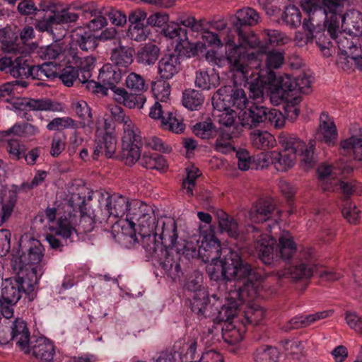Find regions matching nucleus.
<instances>
[{"label": "nucleus", "instance_id": "1", "mask_svg": "<svg viewBox=\"0 0 362 362\" xmlns=\"http://www.w3.org/2000/svg\"><path fill=\"white\" fill-rule=\"evenodd\" d=\"M177 230L175 221L163 222L160 230L158 226H151L150 232L142 233L140 243L145 250L146 257L153 262L155 266L160 267L171 274H177L179 264L172 269V262L179 258L180 243L177 242Z\"/></svg>", "mask_w": 362, "mask_h": 362}, {"label": "nucleus", "instance_id": "2", "mask_svg": "<svg viewBox=\"0 0 362 362\" xmlns=\"http://www.w3.org/2000/svg\"><path fill=\"white\" fill-rule=\"evenodd\" d=\"M221 254L220 240L215 236L214 227L209 226L205 231V264L206 271L211 280L231 281L233 279H242L252 274V267L244 262L240 254L230 251L223 259H219Z\"/></svg>", "mask_w": 362, "mask_h": 362}, {"label": "nucleus", "instance_id": "3", "mask_svg": "<svg viewBox=\"0 0 362 362\" xmlns=\"http://www.w3.org/2000/svg\"><path fill=\"white\" fill-rule=\"evenodd\" d=\"M253 238H256L254 243L255 252L259 260L267 266L274 267L279 264V260L288 262L296 253L297 247L293 236L284 231L279 238V243L267 234H262L259 230L252 226Z\"/></svg>", "mask_w": 362, "mask_h": 362}, {"label": "nucleus", "instance_id": "4", "mask_svg": "<svg viewBox=\"0 0 362 362\" xmlns=\"http://www.w3.org/2000/svg\"><path fill=\"white\" fill-rule=\"evenodd\" d=\"M15 276L2 280L0 300L7 305H16L23 295L33 301L37 296L35 291L38 284L33 272L25 273L24 270L16 271Z\"/></svg>", "mask_w": 362, "mask_h": 362}, {"label": "nucleus", "instance_id": "5", "mask_svg": "<svg viewBox=\"0 0 362 362\" xmlns=\"http://www.w3.org/2000/svg\"><path fill=\"white\" fill-rule=\"evenodd\" d=\"M127 72L112 64H105L100 70L98 80L113 92L112 98L119 104L132 108L141 109L146 101V97L141 93H129L124 88L117 87L122 76Z\"/></svg>", "mask_w": 362, "mask_h": 362}, {"label": "nucleus", "instance_id": "6", "mask_svg": "<svg viewBox=\"0 0 362 362\" xmlns=\"http://www.w3.org/2000/svg\"><path fill=\"white\" fill-rule=\"evenodd\" d=\"M238 35V44L235 42L234 38L227 37L226 41V54L227 59L230 64L238 72L245 74L248 67V62L254 58V53H249L247 48L259 47L261 42L258 37L253 33H248L243 30L241 35Z\"/></svg>", "mask_w": 362, "mask_h": 362}, {"label": "nucleus", "instance_id": "7", "mask_svg": "<svg viewBox=\"0 0 362 362\" xmlns=\"http://www.w3.org/2000/svg\"><path fill=\"white\" fill-rule=\"evenodd\" d=\"M131 204L126 218L128 226L122 227V233L130 238V243H140L142 233L150 232L155 223L153 210L143 202L134 200Z\"/></svg>", "mask_w": 362, "mask_h": 362}, {"label": "nucleus", "instance_id": "8", "mask_svg": "<svg viewBox=\"0 0 362 362\" xmlns=\"http://www.w3.org/2000/svg\"><path fill=\"white\" fill-rule=\"evenodd\" d=\"M44 255L45 249L40 240L33 238L21 239L19 249L12 255V267L14 271L24 270L28 274L33 272L38 281L37 270Z\"/></svg>", "mask_w": 362, "mask_h": 362}, {"label": "nucleus", "instance_id": "9", "mask_svg": "<svg viewBox=\"0 0 362 362\" xmlns=\"http://www.w3.org/2000/svg\"><path fill=\"white\" fill-rule=\"evenodd\" d=\"M42 11L47 9V13L42 20H36L35 26L40 32H47L52 35L53 39H62L66 35L64 24L75 23L78 19V15L67 8L59 10L54 5L43 6L40 4Z\"/></svg>", "mask_w": 362, "mask_h": 362}, {"label": "nucleus", "instance_id": "10", "mask_svg": "<svg viewBox=\"0 0 362 362\" xmlns=\"http://www.w3.org/2000/svg\"><path fill=\"white\" fill-rule=\"evenodd\" d=\"M279 142L286 149H291V152L301 157L300 166L308 170L315 166V160L313 157L315 146V140H310L308 145L296 136L286 132H281L279 136Z\"/></svg>", "mask_w": 362, "mask_h": 362}, {"label": "nucleus", "instance_id": "11", "mask_svg": "<svg viewBox=\"0 0 362 362\" xmlns=\"http://www.w3.org/2000/svg\"><path fill=\"white\" fill-rule=\"evenodd\" d=\"M138 128L126 124L125 133L122 136L121 158L125 160L126 164L132 165L141 158V148L142 146L141 136Z\"/></svg>", "mask_w": 362, "mask_h": 362}, {"label": "nucleus", "instance_id": "12", "mask_svg": "<svg viewBox=\"0 0 362 362\" xmlns=\"http://www.w3.org/2000/svg\"><path fill=\"white\" fill-rule=\"evenodd\" d=\"M203 284V274L199 271H194L186 284L187 290L194 293L190 300L191 310L201 317L204 316V292L202 290Z\"/></svg>", "mask_w": 362, "mask_h": 362}, {"label": "nucleus", "instance_id": "13", "mask_svg": "<svg viewBox=\"0 0 362 362\" xmlns=\"http://www.w3.org/2000/svg\"><path fill=\"white\" fill-rule=\"evenodd\" d=\"M13 108L21 111H62V105L50 99H33L30 98H17L10 103Z\"/></svg>", "mask_w": 362, "mask_h": 362}, {"label": "nucleus", "instance_id": "14", "mask_svg": "<svg viewBox=\"0 0 362 362\" xmlns=\"http://www.w3.org/2000/svg\"><path fill=\"white\" fill-rule=\"evenodd\" d=\"M204 245V239L201 241V245H199V249L193 245L192 243H187L186 244L180 243L179 247V258H175L173 259L175 263L172 262V269H175L176 264H179V269H177V274H171L169 271H164L165 273L169 276L170 278L175 279L177 277L180 276V274H183V272L181 269V262H183L184 260L189 261L190 259L200 260L202 262H204V256L202 255L200 252V248Z\"/></svg>", "mask_w": 362, "mask_h": 362}, {"label": "nucleus", "instance_id": "15", "mask_svg": "<svg viewBox=\"0 0 362 362\" xmlns=\"http://www.w3.org/2000/svg\"><path fill=\"white\" fill-rule=\"evenodd\" d=\"M275 214L279 216L280 211L272 199H259L250 208L249 217L252 222L259 223L272 218Z\"/></svg>", "mask_w": 362, "mask_h": 362}, {"label": "nucleus", "instance_id": "16", "mask_svg": "<svg viewBox=\"0 0 362 362\" xmlns=\"http://www.w3.org/2000/svg\"><path fill=\"white\" fill-rule=\"evenodd\" d=\"M132 206L129 199L124 196L114 194L108 196L105 204V221H107L110 217L115 219L122 218L129 212V207Z\"/></svg>", "mask_w": 362, "mask_h": 362}, {"label": "nucleus", "instance_id": "17", "mask_svg": "<svg viewBox=\"0 0 362 362\" xmlns=\"http://www.w3.org/2000/svg\"><path fill=\"white\" fill-rule=\"evenodd\" d=\"M243 290L240 287L238 290L231 291L228 298V303L223 305L218 311L217 320L219 322H225L226 324L234 323L238 308L243 300Z\"/></svg>", "mask_w": 362, "mask_h": 362}, {"label": "nucleus", "instance_id": "18", "mask_svg": "<svg viewBox=\"0 0 362 362\" xmlns=\"http://www.w3.org/2000/svg\"><path fill=\"white\" fill-rule=\"evenodd\" d=\"M266 111L267 107L253 103L248 109L239 112L238 119L243 127L256 128L266 121Z\"/></svg>", "mask_w": 362, "mask_h": 362}, {"label": "nucleus", "instance_id": "19", "mask_svg": "<svg viewBox=\"0 0 362 362\" xmlns=\"http://www.w3.org/2000/svg\"><path fill=\"white\" fill-rule=\"evenodd\" d=\"M182 69L179 56L170 52L162 55L158 63V74L162 81L173 78Z\"/></svg>", "mask_w": 362, "mask_h": 362}, {"label": "nucleus", "instance_id": "20", "mask_svg": "<svg viewBox=\"0 0 362 362\" xmlns=\"http://www.w3.org/2000/svg\"><path fill=\"white\" fill-rule=\"evenodd\" d=\"M71 40L74 45L78 46L83 52H93L98 47V38L95 34L86 27L78 26L71 33Z\"/></svg>", "mask_w": 362, "mask_h": 362}, {"label": "nucleus", "instance_id": "21", "mask_svg": "<svg viewBox=\"0 0 362 362\" xmlns=\"http://www.w3.org/2000/svg\"><path fill=\"white\" fill-rule=\"evenodd\" d=\"M206 199H205V209L211 212L216 217L221 231L227 233L230 237L235 240L239 238L240 231L237 221L223 211L218 210L213 206H206Z\"/></svg>", "mask_w": 362, "mask_h": 362}, {"label": "nucleus", "instance_id": "22", "mask_svg": "<svg viewBox=\"0 0 362 362\" xmlns=\"http://www.w3.org/2000/svg\"><path fill=\"white\" fill-rule=\"evenodd\" d=\"M95 148L92 155L97 160L104 149L107 158H112L117 149V137L115 134H103L97 129L95 133Z\"/></svg>", "mask_w": 362, "mask_h": 362}, {"label": "nucleus", "instance_id": "23", "mask_svg": "<svg viewBox=\"0 0 362 362\" xmlns=\"http://www.w3.org/2000/svg\"><path fill=\"white\" fill-rule=\"evenodd\" d=\"M258 13L252 8L238 10L231 19L232 27L237 35H241L243 30L249 29L248 26L257 23Z\"/></svg>", "mask_w": 362, "mask_h": 362}, {"label": "nucleus", "instance_id": "24", "mask_svg": "<svg viewBox=\"0 0 362 362\" xmlns=\"http://www.w3.org/2000/svg\"><path fill=\"white\" fill-rule=\"evenodd\" d=\"M10 327L11 337L13 341H16V344L25 352L30 354L29 347L30 331L27 327L26 322L21 318L16 319Z\"/></svg>", "mask_w": 362, "mask_h": 362}, {"label": "nucleus", "instance_id": "25", "mask_svg": "<svg viewBox=\"0 0 362 362\" xmlns=\"http://www.w3.org/2000/svg\"><path fill=\"white\" fill-rule=\"evenodd\" d=\"M18 199L16 190L4 189L0 191V226L11 217Z\"/></svg>", "mask_w": 362, "mask_h": 362}, {"label": "nucleus", "instance_id": "26", "mask_svg": "<svg viewBox=\"0 0 362 362\" xmlns=\"http://www.w3.org/2000/svg\"><path fill=\"white\" fill-rule=\"evenodd\" d=\"M30 353L36 358L44 362H52L55 354L53 343L46 337L37 339L33 344L29 341Z\"/></svg>", "mask_w": 362, "mask_h": 362}, {"label": "nucleus", "instance_id": "27", "mask_svg": "<svg viewBox=\"0 0 362 362\" xmlns=\"http://www.w3.org/2000/svg\"><path fill=\"white\" fill-rule=\"evenodd\" d=\"M0 47L4 52L23 54L22 49L25 46L20 45L18 33L12 30L10 27H6L0 31Z\"/></svg>", "mask_w": 362, "mask_h": 362}, {"label": "nucleus", "instance_id": "28", "mask_svg": "<svg viewBox=\"0 0 362 362\" xmlns=\"http://www.w3.org/2000/svg\"><path fill=\"white\" fill-rule=\"evenodd\" d=\"M316 266L311 264L301 263L298 265L290 266L284 270L276 272L279 279L286 277L295 281L310 278L315 272Z\"/></svg>", "mask_w": 362, "mask_h": 362}, {"label": "nucleus", "instance_id": "29", "mask_svg": "<svg viewBox=\"0 0 362 362\" xmlns=\"http://www.w3.org/2000/svg\"><path fill=\"white\" fill-rule=\"evenodd\" d=\"M134 49L131 47L119 46L112 50L110 60L113 66L127 73L128 67L133 62Z\"/></svg>", "mask_w": 362, "mask_h": 362}, {"label": "nucleus", "instance_id": "30", "mask_svg": "<svg viewBox=\"0 0 362 362\" xmlns=\"http://www.w3.org/2000/svg\"><path fill=\"white\" fill-rule=\"evenodd\" d=\"M276 76L274 71L269 72L267 76L260 74L254 78L249 84L250 96L255 100L263 98L264 90L268 85L275 86Z\"/></svg>", "mask_w": 362, "mask_h": 362}, {"label": "nucleus", "instance_id": "31", "mask_svg": "<svg viewBox=\"0 0 362 362\" xmlns=\"http://www.w3.org/2000/svg\"><path fill=\"white\" fill-rule=\"evenodd\" d=\"M160 55V47L154 43L148 42L139 47L136 53V59L139 64L150 66L156 62Z\"/></svg>", "mask_w": 362, "mask_h": 362}, {"label": "nucleus", "instance_id": "32", "mask_svg": "<svg viewBox=\"0 0 362 362\" xmlns=\"http://www.w3.org/2000/svg\"><path fill=\"white\" fill-rule=\"evenodd\" d=\"M204 49V43L202 42H191L186 34L182 38H180L177 42L174 52L180 57H194L199 55V52H202Z\"/></svg>", "mask_w": 362, "mask_h": 362}, {"label": "nucleus", "instance_id": "33", "mask_svg": "<svg viewBox=\"0 0 362 362\" xmlns=\"http://www.w3.org/2000/svg\"><path fill=\"white\" fill-rule=\"evenodd\" d=\"M24 56H20L14 59L13 67L10 70V74L18 80L29 79L35 80L34 65H30L28 60Z\"/></svg>", "mask_w": 362, "mask_h": 362}, {"label": "nucleus", "instance_id": "34", "mask_svg": "<svg viewBox=\"0 0 362 362\" xmlns=\"http://www.w3.org/2000/svg\"><path fill=\"white\" fill-rule=\"evenodd\" d=\"M78 209L81 214L78 226L83 233L91 232L97 221L100 223H103V221H105V217H100L97 214H93L92 216L90 214L88 213L84 198L82 199L78 204Z\"/></svg>", "mask_w": 362, "mask_h": 362}, {"label": "nucleus", "instance_id": "35", "mask_svg": "<svg viewBox=\"0 0 362 362\" xmlns=\"http://www.w3.org/2000/svg\"><path fill=\"white\" fill-rule=\"evenodd\" d=\"M272 163L278 171L285 172L294 165L295 153L291 149L284 148L283 151H272L269 154Z\"/></svg>", "mask_w": 362, "mask_h": 362}, {"label": "nucleus", "instance_id": "36", "mask_svg": "<svg viewBox=\"0 0 362 362\" xmlns=\"http://www.w3.org/2000/svg\"><path fill=\"white\" fill-rule=\"evenodd\" d=\"M59 70V69L57 64L53 62H45L37 66L34 65V79L39 81L35 85L37 86H45V83L42 81L58 78Z\"/></svg>", "mask_w": 362, "mask_h": 362}, {"label": "nucleus", "instance_id": "37", "mask_svg": "<svg viewBox=\"0 0 362 362\" xmlns=\"http://www.w3.org/2000/svg\"><path fill=\"white\" fill-rule=\"evenodd\" d=\"M308 14V20L306 18L304 19L303 22V27L306 29L308 32V35H310L312 38L315 39L316 44L320 48L321 50L328 49L331 42L329 38L325 35V30H321L319 28L317 30L314 23L312 22L313 21V17L315 14L311 13L310 18V14Z\"/></svg>", "mask_w": 362, "mask_h": 362}, {"label": "nucleus", "instance_id": "38", "mask_svg": "<svg viewBox=\"0 0 362 362\" xmlns=\"http://www.w3.org/2000/svg\"><path fill=\"white\" fill-rule=\"evenodd\" d=\"M29 83L24 80H15L0 85V97L6 98L5 101L11 103V100L17 98L23 90L28 87Z\"/></svg>", "mask_w": 362, "mask_h": 362}, {"label": "nucleus", "instance_id": "39", "mask_svg": "<svg viewBox=\"0 0 362 362\" xmlns=\"http://www.w3.org/2000/svg\"><path fill=\"white\" fill-rule=\"evenodd\" d=\"M336 40L339 49L338 53L361 52V49L357 46L358 39L357 37L351 36V38L346 37L341 31L336 32L334 35H329Z\"/></svg>", "mask_w": 362, "mask_h": 362}, {"label": "nucleus", "instance_id": "40", "mask_svg": "<svg viewBox=\"0 0 362 362\" xmlns=\"http://www.w3.org/2000/svg\"><path fill=\"white\" fill-rule=\"evenodd\" d=\"M204 96L202 90L185 89L182 92V103L187 109L194 111L202 108Z\"/></svg>", "mask_w": 362, "mask_h": 362}, {"label": "nucleus", "instance_id": "41", "mask_svg": "<svg viewBox=\"0 0 362 362\" xmlns=\"http://www.w3.org/2000/svg\"><path fill=\"white\" fill-rule=\"evenodd\" d=\"M360 132L362 134V127ZM340 146L344 151V154L349 156L352 154L355 160H362V138L351 136L341 141Z\"/></svg>", "mask_w": 362, "mask_h": 362}, {"label": "nucleus", "instance_id": "42", "mask_svg": "<svg viewBox=\"0 0 362 362\" xmlns=\"http://www.w3.org/2000/svg\"><path fill=\"white\" fill-rule=\"evenodd\" d=\"M262 35V40L265 44L264 45H262V47H265L267 49H268L269 47H274L284 45L290 41L288 37L278 30H264Z\"/></svg>", "mask_w": 362, "mask_h": 362}, {"label": "nucleus", "instance_id": "43", "mask_svg": "<svg viewBox=\"0 0 362 362\" xmlns=\"http://www.w3.org/2000/svg\"><path fill=\"white\" fill-rule=\"evenodd\" d=\"M250 141L255 148L262 150L272 148L276 143L273 135L267 131L260 130L250 133Z\"/></svg>", "mask_w": 362, "mask_h": 362}, {"label": "nucleus", "instance_id": "44", "mask_svg": "<svg viewBox=\"0 0 362 362\" xmlns=\"http://www.w3.org/2000/svg\"><path fill=\"white\" fill-rule=\"evenodd\" d=\"M140 164L144 168L151 170H165L168 168L164 157L157 153L148 154L144 152L141 158Z\"/></svg>", "mask_w": 362, "mask_h": 362}, {"label": "nucleus", "instance_id": "45", "mask_svg": "<svg viewBox=\"0 0 362 362\" xmlns=\"http://www.w3.org/2000/svg\"><path fill=\"white\" fill-rule=\"evenodd\" d=\"M246 327H237L233 323L225 324L221 329L222 337L224 341L228 344H235L241 341L245 332Z\"/></svg>", "mask_w": 362, "mask_h": 362}, {"label": "nucleus", "instance_id": "46", "mask_svg": "<svg viewBox=\"0 0 362 362\" xmlns=\"http://www.w3.org/2000/svg\"><path fill=\"white\" fill-rule=\"evenodd\" d=\"M261 52L266 55L265 64L267 75L269 72L273 71V69L280 68L284 62V52L268 50L265 47H261Z\"/></svg>", "mask_w": 362, "mask_h": 362}, {"label": "nucleus", "instance_id": "47", "mask_svg": "<svg viewBox=\"0 0 362 362\" xmlns=\"http://www.w3.org/2000/svg\"><path fill=\"white\" fill-rule=\"evenodd\" d=\"M337 132L334 122L320 124V129L316 134V139L324 141L328 145H334L337 140Z\"/></svg>", "mask_w": 362, "mask_h": 362}, {"label": "nucleus", "instance_id": "48", "mask_svg": "<svg viewBox=\"0 0 362 362\" xmlns=\"http://www.w3.org/2000/svg\"><path fill=\"white\" fill-rule=\"evenodd\" d=\"M186 177L182 180V187L186 189V193L189 196H193V189L195 187L196 180L202 175V172L194 165L188 166L185 168Z\"/></svg>", "mask_w": 362, "mask_h": 362}, {"label": "nucleus", "instance_id": "49", "mask_svg": "<svg viewBox=\"0 0 362 362\" xmlns=\"http://www.w3.org/2000/svg\"><path fill=\"white\" fill-rule=\"evenodd\" d=\"M125 84L131 90L130 93H141L144 95L143 92L148 88L144 78L134 72H132L127 76Z\"/></svg>", "mask_w": 362, "mask_h": 362}, {"label": "nucleus", "instance_id": "50", "mask_svg": "<svg viewBox=\"0 0 362 362\" xmlns=\"http://www.w3.org/2000/svg\"><path fill=\"white\" fill-rule=\"evenodd\" d=\"M279 354L276 347L263 346L256 351L255 358L257 362H276L279 358Z\"/></svg>", "mask_w": 362, "mask_h": 362}, {"label": "nucleus", "instance_id": "51", "mask_svg": "<svg viewBox=\"0 0 362 362\" xmlns=\"http://www.w3.org/2000/svg\"><path fill=\"white\" fill-rule=\"evenodd\" d=\"M164 118L161 122L163 128L168 129L176 134L183 132L185 128V124L182 122V120H180L175 116L173 115L171 111L168 110Z\"/></svg>", "mask_w": 362, "mask_h": 362}, {"label": "nucleus", "instance_id": "52", "mask_svg": "<svg viewBox=\"0 0 362 362\" xmlns=\"http://www.w3.org/2000/svg\"><path fill=\"white\" fill-rule=\"evenodd\" d=\"M164 118L161 122L163 128L168 129L176 134L183 132L185 128V124L182 122V120H180L175 116L173 115L171 111L168 110Z\"/></svg>", "mask_w": 362, "mask_h": 362}, {"label": "nucleus", "instance_id": "53", "mask_svg": "<svg viewBox=\"0 0 362 362\" xmlns=\"http://www.w3.org/2000/svg\"><path fill=\"white\" fill-rule=\"evenodd\" d=\"M164 118L161 122L163 128L168 129L176 134L183 132L185 128V124L182 122V120H180L175 116L173 115L171 111L168 110Z\"/></svg>", "mask_w": 362, "mask_h": 362}, {"label": "nucleus", "instance_id": "54", "mask_svg": "<svg viewBox=\"0 0 362 362\" xmlns=\"http://www.w3.org/2000/svg\"><path fill=\"white\" fill-rule=\"evenodd\" d=\"M281 19L291 28H296L301 24V13L298 7L289 6L283 12Z\"/></svg>", "mask_w": 362, "mask_h": 362}, {"label": "nucleus", "instance_id": "55", "mask_svg": "<svg viewBox=\"0 0 362 362\" xmlns=\"http://www.w3.org/2000/svg\"><path fill=\"white\" fill-rule=\"evenodd\" d=\"M54 42L51 45L41 48L42 57L45 59H56L64 51V43L61 42L62 39H54Z\"/></svg>", "mask_w": 362, "mask_h": 362}, {"label": "nucleus", "instance_id": "56", "mask_svg": "<svg viewBox=\"0 0 362 362\" xmlns=\"http://www.w3.org/2000/svg\"><path fill=\"white\" fill-rule=\"evenodd\" d=\"M76 127V122L71 117H56L47 124V129L49 131L63 132L65 129Z\"/></svg>", "mask_w": 362, "mask_h": 362}, {"label": "nucleus", "instance_id": "57", "mask_svg": "<svg viewBox=\"0 0 362 362\" xmlns=\"http://www.w3.org/2000/svg\"><path fill=\"white\" fill-rule=\"evenodd\" d=\"M264 312L260 308H249L245 312L244 317L241 320V323L244 327L247 325L256 326L263 320Z\"/></svg>", "mask_w": 362, "mask_h": 362}, {"label": "nucleus", "instance_id": "58", "mask_svg": "<svg viewBox=\"0 0 362 362\" xmlns=\"http://www.w3.org/2000/svg\"><path fill=\"white\" fill-rule=\"evenodd\" d=\"M152 91L158 101L168 105L167 100L170 94V86L166 81L152 83Z\"/></svg>", "mask_w": 362, "mask_h": 362}, {"label": "nucleus", "instance_id": "59", "mask_svg": "<svg viewBox=\"0 0 362 362\" xmlns=\"http://www.w3.org/2000/svg\"><path fill=\"white\" fill-rule=\"evenodd\" d=\"M267 119L264 124H268L276 129L283 127L286 122V116L279 110L267 107Z\"/></svg>", "mask_w": 362, "mask_h": 362}, {"label": "nucleus", "instance_id": "60", "mask_svg": "<svg viewBox=\"0 0 362 362\" xmlns=\"http://www.w3.org/2000/svg\"><path fill=\"white\" fill-rule=\"evenodd\" d=\"M229 97L228 103L232 107L240 110V112H243L246 108L248 100L245 92L243 89L235 90L231 95H227Z\"/></svg>", "mask_w": 362, "mask_h": 362}, {"label": "nucleus", "instance_id": "61", "mask_svg": "<svg viewBox=\"0 0 362 362\" xmlns=\"http://www.w3.org/2000/svg\"><path fill=\"white\" fill-rule=\"evenodd\" d=\"M149 33L150 30L146 23L129 25L127 31V35L136 42L146 40Z\"/></svg>", "mask_w": 362, "mask_h": 362}, {"label": "nucleus", "instance_id": "62", "mask_svg": "<svg viewBox=\"0 0 362 362\" xmlns=\"http://www.w3.org/2000/svg\"><path fill=\"white\" fill-rule=\"evenodd\" d=\"M66 136L64 132H55L52 136L50 154L52 157H58L64 150Z\"/></svg>", "mask_w": 362, "mask_h": 362}, {"label": "nucleus", "instance_id": "63", "mask_svg": "<svg viewBox=\"0 0 362 362\" xmlns=\"http://www.w3.org/2000/svg\"><path fill=\"white\" fill-rule=\"evenodd\" d=\"M77 77H78V70L72 66H66L59 71L58 78L67 87L72 86Z\"/></svg>", "mask_w": 362, "mask_h": 362}, {"label": "nucleus", "instance_id": "64", "mask_svg": "<svg viewBox=\"0 0 362 362\" xmlns=\"http://www.w3.org/2000/svg\"><path fill=\"white\" fill-rule=\"evenodd\" d=\"M301 101V98L299 96H294L291 100H287L285 105H284V110L286 118L291 121H294L300 113V109L298 107V105Z\"/></svg>", "mask_w": 362, "mask_h": 362}]
</instances>
